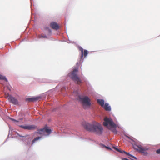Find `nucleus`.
I'll return each mask as SVG.
<instances>
[{
  "label": "nucleus",
  "mask_w": 160,
  "mask_h": 160,
  "mask_svg": "<svg viewBox=\"0 0 160 160\" xmlns=\"http://www.w3.org/2000/svg\"><path fill=\"white\" fill-rule=\"evenodd\" d=\"M124 153H125V154H126L127 155H128L129 156H130L131 157L133 158H134V159H137V158L135 157L134 156H133V155H131V154H130V153H129L128 152H126L125 151H124Z\"/></svg>",
  "instance_id": "a211bd4d"
},
{
  "label": "nucleus",
  "mask_w": 160,
  "mask_h": 160,
  "mask_svg": "<svg viewBox=\"0 0 160 160\" xmlns=\"http://www.w3.org/2000/svg\"><path fill=\"white\" fill-rule=\"evenodd\" d=\"M113 148L115 150H116L117 151L119 152H120L121 153H124V152L125 151H123V150H119L118 149V148H117L115 147H113Z\"/></svg>",
  "instance_id": "f3484780"
},
{
  "label": "nucleus",
  "mask_w": 160,
  "mask_h": 160,
  "mask_svg": "<svg viewBox=\"0 0 160 160\" xmlns=\"http://www.w3.org/2000/svg\"><path fill=\"white\" fill-rule=\"evenodd\" d=\"M51 132V129H48L47 127H45L38 130V133L40 134L45 135V133H46L48 135Z\"/></svg>",
  "instance_id": "423d86ee"
},
{
  "label": "nucleus",
  "mask_w": 160,
  "mask_h": 160,
  "mask_svg": "<svg viewBox=\"0 0 160 160\" xmlns=\"http://www.w3.org/2000/svg\"><path fill=\"white\" fill-rule=\"evenodd\" d=\"M78 72V68H76L73 69L72 72L69 73L68 75L75 83L80 84L81 83V80L77 75Z\"/></svg>",
  "instance_id": "7ed1b4c3"
},
{
  "label": "nucleus",
  "mask_w": 160,
  "mask_h": 160,
  "mask_svg": "<svg viewBox=\"0 0 160 160\" xmlns=\"http://www.w3.org/2000/svg\"><path fill=\"white\" fill-rule=\"evenodd\" d=\"M0 79L3 80H5L7 82L8 80L7 78L5 76H3L0 74Z\"/></svg>",
  "instance_id": "dca6fc26"
},
{
  "label": "nucleus",
  "mask_w": 160,
  "mask_h": 160,
  "mask_svg": "<svg viewBox=\"0 0 160 160\" xmlns=\"http://www.w3.org/2000/svg\"><path fill=\"white\" fill-rule=\"evenodd\" d=\"M41 138V137H37L36 138H34L32 142V144H33L36 141L39 140Z\"/></svg>",
  "instance_id": "2eb2a0df"
},
{
  "label": "nucleus",
  "mask_w": 160,
  "mask_h": 160,
  "mask_svg": "<svg viewBox=\"0 0 160 160\" xmlns=\"http://www.w3.org/2000/svg\"><path fill=\"white\" fill-rule=\"evenodd\" d=\"M5 97L8 99L9 102L14 105H17L18 103V101L17 99L13 97L12 96L9 95L8 93H5Z\"/></svg>",
  "instance_id": "39448f33"
},
{
  "label": "nucleus",
  "mask_w": 160,
  "mask_h": 160,
  "mask_svg": "<svg viewBox=\"0 0 160 160\" xmlns=\"http://www.w3.org/2000/svg\"><path fill=\"white\" fill-rule=\"evenodd\" d=\"M104 120L103 125L104 126L108 127V128L111 126H115V123L111 118L105 117Z\"/></svg>",
  "instance_id": "20e7f679"
},
{
  "label": "nucleus",
  "mask_w": 160,
  "mask_h": 160,
  "mask_svg": "<svg viewBox=\"0 0 160 160\" xmlns=\"http://www.w3.org/2000/svg\"><path fill=\"white\" fill-rule=\"evenodd\" d=\"M156 152L158 154H160V148L156 151Z\"/></svg>",
  "instance_id": "6ab92c4d"
},
{
  "label": "nucleus",
  "mask_w": 160,
  "mask_h": 160,
  "mask_svg": "<svg viewBox=\"0 0 160 160\" xmlns=\"http://www.w3.org/2000/svg\"><path fill=\"white\" fill-rule=\"evenodd\" d=\"M79 100L84 109H87L90 108L91 105V100L88 96H79Z\"/></svg>",
  "instance_id": "f03ea898"
},
{
  "label": "nucleus",
  "mask_w": 160,
  "mask_h": 160,
  "mask_svg": "<svg viewBox=\"0 0 160 160\" xmlns=\"http://www.w3.org/2000/svg\"><path fill=\"white\" fill-rule=\"evenodd\" d=\"M44 38H47V37L46 36H43L42 37Z\"/></svg>",
  "instance_id": "4be33fe9"
},
{
  "label": "nucleus",
  "mask_w": 160,
  "mask_h": 160,
  "mask_svg": "<svg viewBox=\"0 0 160 160\" xmlns=\"http://www.w3.org/2000/svg\"><path fill=\"white\" fill-rule=\"evenodd\" d=\"M104 106V108L105 110L106 111H110L111 110V107L109 106V105L107 103H106Z\"/></svg>",
  "instance_id": "4468645a"
},
{
  "label": "nucleus",
  "mask_w": 160,
  "mask_h": 160,
  "mask_svg": "<svg viewBox=\"0 0 160 160\" xmlns=\"http://www.w3.org/2000/svg\"><path fill=\"white\" fill-rule=\"evenodd\" d=\"M82 125L87 130L96 132L97 134H100L102 131V128L99 123L93 122L92 124L86 122H83Z\"/></svg>",
  "instance_id": "f257e3e1"
},
{
  "label": "nucleus",
  "mask_w": 160,
  "mask_h": 160,
  "mask_svg": "<svg viewBox=\"0 0 160 160\" xmlns=\"http://www.w3.org/2000/svg\"><path fill=\"white\" fill-rule=\"evenodd\" d=\"M105 147L106 148L108 149H110V150H111V149L109 147H106V146H105Z\"/></svg>",
  "instance_id": "412c9836"
},
{
  "label": "nucleus",
  "mask_w": 160,
  "mask_h": 160,
  "mask_svg": "<svg viewBox=\"0 0 160 160\" xmlns=\"http://www.w3.org/2000/svg\"><path fill=\"white\" fill-rule=\"evenodd\" d=\"M20 126L24 129L29 130H34L37 128L36 126L34 125H21Z\"/></svg>",
  "instance_id": "6e6552de"
},
{
  "label": "nucleus",
  "mask_w": 160,
  "mask_h": 160,
  "mask_svg": "<svg viewBox=\"0 0 160 160\" xmlns=\"http://www.w3.org/2000/svg\"><path fill=\"white\" fill-rule=\"evenodd\" d=\"M40 98V97H37L27 98L26 99V100L30 102H34L38 100Z\"/></svg>",
  "instance_id": "9b49d317"
},
{
  "label": "nucleus",
  "mask_w": 160,
  "mask_h": 160,
  "mask_svg": "<svg viewBox=\"0 0 160 160\" xmlns=\"http://www.w3.org/2000/svg\"><path fill=\"white\" fill-rule=\"evenodd\" d=\"M138 148L137 149V150L139 152L142 153L144 155L147 156L148 155V153L147 151L148 149V148L143 147L141 146H138Z\"/></svg>",
  "instance_id": "0eeeda50"
},
{
  "label": "nucleus",
  "mask_w": 160,
  "mask_h": 160,
  "mask_svg": "<svg viewBox=\"0 0 160 160\" xmlns=\"http://www.w3.org/2000/svg\"><path fill=\"white\" fill-rule=\"evenodd\" d=\"M12 120L13 121H14V122H18V121L14 119H12Z\"/></svg>",
  "instance_id": "aec40b11"
},
{
  "label": "nucleus",
  "mask_w": 160,
  "mask_h": 160,
  "mask_svg": "<svg viewBox=\"0 0 160 160\" xmlns=\"http://www.w3.org/2000/svg\"><path fill=\"white\" fill-rule=\"evenodd\" d=\"M97 102L101 106L103 107L104 106V102L103 99H98L97 100Z\"/></svg>",
  "instance_id": "ddd939ff"
},
{
  "label": "nucleus",
  "mask_w": 160,
  "mask_h": 160,
  "mask_svg": "<svg viewBox=\"0 0 160 160\" xmlns=\"http://www.w3.org/2000/svg\"><path fill=\"white\" fill-rule=\"evenodd\" d=\"M79 49L80 51H81L82 53L81 56V58H82L83 56H84L85 57H86L88 53L87 50H84L81 47L79 48Z\"/></svg>",
  "instance_id": "1a4fd4ad"
},
{
  "label": "nucleus",
  "mask_w": 160,
  "mask_h": 160,
  "mask_svg": "<svg viewBox=\"0 0 160 160\" xmlns=\"http://www.w3.org/2000/svg\"><path fill=\"white\" fill-rule=\"evenodd\" d=\"M116 124H115V126H111L109 127L108 128L109 129L111 130L115 134L117 133V131L116 129Z\"/></svg>",
  "instance_id": "f8f14e48"
},
{
  "label": "nucleus",
  "mask_w": 160,
  "mask_h": 160,
  "mask_svg": "<svg viewBox=\"0 0 160 160\" xmlns=\"http://www.w3.org/2000/svg\"><path fill=\"white\" fill-rule=\"evenodd\" d=\"M51 27L53 29L56 30L59 28V26L58 24L56 22H52L50 23Z\"/></svg>",
  "instance_id": "9d476101"
}]
</instances>
